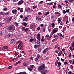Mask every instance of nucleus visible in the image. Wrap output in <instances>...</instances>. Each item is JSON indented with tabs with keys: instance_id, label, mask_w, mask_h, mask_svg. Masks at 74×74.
I'll return each instance as SVG.
<instances>
[{
	"instance_id": "f257e3e1",
	"label": "nucleus",
	"mask_w": 74,
	"mask_h": 74,
	"mask_svg": "<svg viewBox=\"0 0 74 74\" xmlns=\"http://www.w3.org/2000/svg\"><path fill=\"white\" fill-rule=\"evenodd\" d=\"M35 24L33 23L30 25V29H32L33 31H35L36 30V28H35Z\"/></svg>"
},
{
	"instance_id": "f03ea898",
	"label": "nucleus",
	"mask_w": 74,
	"mask_h": 74,
	"mask_svg": "<svg viewBox=\"0 0 74 74\" xmlns=\"http://www.w3.org/2000/svg\"><path fill=\"white\" fill-rule=\"evenodd\" d=\"M45 66L44 64L41 65V66H40L38 67L39 71H40V70H42L45 69Z\"/></svg>"
},
{
	"instance_id": "7ed1b4c3",
	"label": "nucleus",
	"mask_w": 74,
	"mask_h": 74,
	"mask_svg": "<svg viewBox=\"0 0 74 74\" xmlns=\"http://www.w3.org/2000/svg\"><path fill=\"white\" fill-rule=\"evenodd\" d=\"M8 30H12V31H14V30L15 29V27L14 26H10L8 27Z\"/></svg>"
},
{
	"instance_id": "20e7f679",
	"label": "nucleus",
	"mask_w": 74,
	"mask_h": 74,
	"mask_svg": "<svg viewBox=\"0 0 74 74\" xmlns=\"http://www.w3.org/2000/svg\"><path fill=\"white\" fill-rule=\"evenodd\" d=\"M40 37H41V35L40 34H37L36 35V38L37 40H38V42H40V41H41V40L40 39Z\"/></svg>"
},
{
	"instance_id": "39448f33",
	"label": "nucleus",
	"mask_w": 74,
	"mask_h": 74,
	"mask_svg": "<svg viewBox=\"0 0 74 74\" xmlns=\"http://www.w3.org/2000/svg\"><path fill=\"white\" fill-rule=\"evenodd\" d=\"M35 19L36 20H38V21H40V22H41L42 21L41 17L39 16H37Z\"/></svg>"
},
{
	"instance_id": "423d86ee",
	"label": "nucleus",
	"mask_w": 74,
	"mask_h": 74,
	"mask_svg": "<svg viewBox=\"0 0 74 74\" xmlns=\"http://www.w3.org/2000/svg\"><path fill=\"white\" fill-rule=\"evenodd\" d=\"M22 30L23 32H27L28 31V28H26L25 29V27H23L22 28Z\"/></svg>"
},
{
	"instance_id": "0eeeda50",
	"label": "nucleus",
	"mask_w": 74,
	"mask_h": 74,
	"mask_svg": "<svg viewBox=\"0 0 74 74\" xmlns=\"http://www.w3.org/2000/svg\"><path fill=\"white\" fill-rule=\"evenodd\" d=\"M23 3H24V1H23V0H21L18 3H17V4L18 5H20L21 4H23Z\"/></svg>"
},
{
	"instance_id": "6e6552de",
	"label": "nucleus",
	"mask_w": 74,
	"mask_h": 74,
	"mask_svg": "<svg viewBox=\"0 0 74 74\" xmlns=\"http://www.w3.org/2000/svg\"><path fill=\"white\" fill-rule=\"evenodd\" d=\"M40 55L38 54L37 55V57L35 58V61H37V60H38V59H39V58H40Z\"/></svg>"
},
{
	"instance_id": "1a4fd4ad",
	"label": "nucleus",
	"mask_w": 74,
	"mask_h": 74,
	"mask_svg": "<svg viewBox=\"0 0 74 74\" xmlns=\"http://www.w3.org/2000/svg\"><path fill=\"white\" fill-rule=\"evenodd\" d=\"M48 51V48H46L43 51V53H46V52H47Z\"/></svg>"
},
{
	"instance_id": "9d476101",
	"label": "nucleus",
	"mask_w": 74,
	"mask_h": 74,
	"mask_svg": "<svg viewBox=\"0 0 74 74\" xmlns=\"http://www.w3.org/2000/svg\"><path fill=\"white\" fill-rule=\"evenodd\" d=\"M58 28H55L53 30V32L54 33H56L57 32H58Z\"/></svg>"
},
{
	"instance_id": "9b49d317",
	"label": "nucleus",
	"mask_w": 74,
	"mask_h": 74,
	"mask_svg": "<svg viewBox=\"0 0 74 74\" xmlns=\"http://www.w3.org/2000/svg\"><path fill=\"white\" fill-rule=\"evenodd\" d=\"M17 11V10L16 9H15V10H12V12L14 14H15L16 13V12Z\"/></svg>"
},
{
	"instance_id": "f8f14e48",
	"label": "nucleus",
	"mask_w": 74,
	"mask_h": 74,
	"mask_svg": "<svg viewBox=\"0 0 74 74\" xmlns=\"http://www.w3.org/2000/svg\"><path fill=\"white\" fill-rule=\"evenodd\" d=\"M57 62L58 66H59V67H60V66H61V64H61V63H60V62L58 61V60H57Z\"/></svg>"
},
{
	"instance_id": "ddd939ff",
	"label": "nucleus",
	"mask_w": 74,
	"mask_h": 74,
	"mask_svg": "<svg viewBox=\"0 0 74 74\" xmlns=\"http://www.w3.org/2000/svg\"><path fill=\"white\" fill-rule=\"evenodd\" d=\"M31 10V9L30 8L28 7L26 8L25 10L26 11V12H28L29 11H30Z\"/></svg>"
},
{
	"instance_id": "4468645a",
	"label": "nucleus",
	"mask_w": 74,
	"mask_h": 74,
	"mask_svg": "<svg viewBox=\"0 0 74 74\" xmlns=\"http://www.w3.org/2000/svg\"><path fill=\"white\" fill-rule=\"evenodd\" d=\"M40 47V45H34V48H38Z\"/></svg>"
},
{
	"instance_id": "2eb2a0df",
	"label": "nucleus",
	"mask_w": 74,
	"mask_h": 74,
	"mask_svg": "<svg viewBox=\"0 0 74 74\" xmlns=\"http://www.w3.org/2000/svg\"><path fill=\"white\" fill-rule=\"evenodd\" d=\"M47 70H45L42 72V74H47Z\"/></svg>"
},
{
	"instance_id": "dca6fc26",
	"label": "nucleus",
	"mask_w": 74,
	"mask_h": 74,
	"mask_svg": "<svg viewBox=\"0 0 74 74\" xmlns=\"http://www.w3.org/2000/svg\"><path fill=\"white\" fill-rule=\"evenodd\" d=\"M23 24L24 26H25V27H26L27 26V23L24 22L23 23Z\"/></svg>"
},
{
	"instance_id": "f3484780",
	"label": "nucleus",
	"mask_w": 74,
	"mask_h": 74,
	"mask_svg": "<svg viewBox=\"0 0 74 74\" xmlns=\"http://www.w3.org/2000/svg\"><path fill=\"white\" fill-rule=\"evenodd\" d=\"M28 64L26 62H23V65L24 66H27Z\"/></svg>"
},
{
	"instance_id": "a211bd4d",
	"label": "nucleus",
	"mask_w": 74,
	"mask_h": 74,
	"mask_svg": "<svg viewBox=\"0 0 74 74\" xmlns=\"http://www.w3.org/2000/svg\"><path fill=\"white\" fill-rule=\"evenodd\" d=\"M54 3L52 2H50L49 3H47V5H53V4Z\"/></svg>"
},
{
	"instance_id": "6ab92c4d",
	"label": "nucleus",
	"mask_w": 74,
	"mask_h": 74,
	"mask_svg": "<svg viewBox=\"0 0 74 74\" xmlns=\"http://www.w3.org/2000/svg\"><path fill=\"white\" fill-rule=\"evenodd\" d=\"M21 63V61H18L17 62H16V63L14 64L15 66H16L18 64H19Z\"/></svg>"
},
{
	"instance_id": "aec40b11",
	"label": "nucleus",
	"mask_w": 74,
	"mask_h": 74,
	"mask_svg": "<svg viewBox=\"0 0 74 74\" xmlns=\"http://www.w3.org/2000/svg\"><path fill=\"white\" fill-rule=\"evenodd\" d=\"M2 48H3V49H8V46H4Z\"/></svg>"
},
{
	"instance_id": "412c9836",
	"label": "nucleus",
	"mask_w": 74,
	"mask_h": 74,
	"mask_svg": "<svg viewBox=\"0 0 74 74\" xmlns=\"http://www.w3.org/2000/svg\"><path fill=\"white\" fill-rule=\"evenodd\" d=\"M60 37H61V38H63L64 37V35H62V34H60Z\"/></svg>"
},
{
	"instance_id": "4be33fe9",
	"label": "nucleus",
	"mask_w": 74,
	"mask_h": 74,
	"mask_svg": "<svg viewBox=\"0 0 74 74\" xmlns=\"http://www.w3.org/2000/svg\"><path fill=\"white\" fill-rule=\"evenodd\" d=\"M61 18H58L57 20L58 23H60V22H61Z\"/></svg>"
},
{
	"instance_id": "5701e85b",
	"label": "nucleus",
	"mask_w": 74,
	"mask_h": 74,
	"mask_svg": "<svg viewBox=\"0 0 74 74\" xmlns=\"http://www.w3.org/2000/svg\"><path fill=\"white\" fill-rule=\"evenodd\" d=\"M0 15H5V13L3 12H0Z\"/></svg>"
},
{
	"instance_id": "b1692460",
	"label": "nucleus",
	"mask_w": 74,
	"mask_h": 74,
	"mask_svg": "<svg viewBox=\"0 0 74 74\" xmlns=\"http://www.w3.org/2000/svg\"><path fill=\"white\" fill-rule=\"evenodd\" d=\"M10 11H8V12H6L5 14V15H6V16H7L8 15H9V14H10Z\"/></svg>"
},
{
	"instance_id": "393cba45",
	"label": "nucleus",
	"mask_w": 74,
	"mask_h": 74,
	"mask_svg": "<svg viewBox=\"0 0 74 74\" xmlns=\"http://www.w3.org/2000/svg\"><path fill=\"white\" fill-rule=\"evenodd\" d=\"M62 53H63V51H60L58 54V56H61L62 54Z\"/></svg>"
},
{
	"instance_id": "a878e982",
	"label": "nucleus",
	"mask_w": 74,
	"mask_h": 74,
	"mask_svg": "<svg viewBox=\"0 0 74 74\" xmlns=\"http://www.w3.org/2000/svg\"><path fill=\"white\" fill-rule=\"evenodd\" d=\"M50 12L48 11L47 12H46L45 13V15H49V13Z\"/></svg>"
},
{
	"instance_id": "bb28decb",
	"label": "nucleus",
	"mask_w": 74,
	"mask_h": 74,
	"mask_svg": "<svg viewBox=\"0 0 74 74\" xmlns=\"http://www.w3.org/2000/svg\"><path fill=\"white\" fill-rule=\"evenodd\" d=\"M27 19H28V18H27V17L23 19V21H27Z\"/></svg>"
},
{
	"instance_id": "cd10ccee",
	"label": "nucleus",
	"mask_w": 74,
	"mask_h": 74,
	"mask_svg": "<svg viewBox=\"0 0 74 74\" xmlns=\"http://www.w3.org/2000/svg\"><path fill=\"white\" fill-rule=\"evenodd\" d=\"M52 27L53 28L55 27V24L53 23H52L51 24Z\"/></svg>"
},
{
	"instance_id": "c85d7f7f",
	"label": "nucleus",
	"mask_w": 74,
	"mask_h": 74,
	"mask_svg": "<svg viewBox=\"0 0 74 74\" xmlns=\"http://www.w3.org/2000/svg\"><path fill=\"white\" fill-rule=\"evenodd\" d=\"M42 49V48H39L38 49V52H41V51Z\"/></svg>"
},
{
	"instance_id": "c756f323",
	"label": "nucleus",
	"mask_w": 74,
	"mask_h": 74,
	"mask_svg": "<svg viewBox=\"0 0 74 74\" xmlns=\"http://www.w3.org/2000/svg\"><path fill=\"white\" fill-rule=\"evenodd\" d=\"M36 44H37V45H40V42H35Z\"/></svg>"
},
{
	"instance_id": "7c9ffc66",
	"label": "nucleus",
	"mask_w": 74,
	"mask_h": 74,
	"mask_svg": "<svg viewBox=\"0 0 74 74\" xmlns=\"http://www.w3.org/2000/svg\"><path fill=\"white\" fill-rule=\"evenodd\" d=\"M12 19V17L11 16V17H9L8 18V21H11Z\"/></svg>"
},
{
	"instance_id": "2f4dec72",
	"label": "nucleus",
	"mask_w": 74,
	"mask_h": 74,
	"mask_svg": "<svg viewBox=\"0 0 74 74\" xmlns=\"http://www.w3.org/2000/svg\"><path fill=\"white\" fill-rule=\"evenodd\" d=\"M55 18V16L54 15H52L51 16V18L52 19H53Z\"/></svg>"
},
{
	"instance_id": "473e14b6",
	"label": "nucleus",
	"mask_w": 74,
	"mask_h": 74,
	"mask_svg": "<svg viewBox=\"0 0 74 74\" xmlns=\"http://www.w3.org/2000/svg\"><path fill=\"white\" fill-rule=\"evenodd\" d=\"M58 5L59 8H62V6H61V5H60V4H58Z\"/></svg>"
},
{
	"instance_id": "72a5a7b5",
	"label": "nucleus",
	"mask_w": 74,
	"mask_h": 74,
	"mask_svg": "<svg viewBox=\"0 0 74 74\" xmlns=\"http://www.w3.org/2000/svg\"><path fill=\"white\" fill-rule=\"evenodd\" d=\"M3 10L4 11H7V8L6 7L4 8H3Z\"/></svg>"
},
{
	"instance_id": "f704fd0d",
	"label": "nucleus",
	"mask_w": 74,
	"mask_h": 74,
	"mask_svg": "<svg viewBox=\"0 0 74 74\" xmlns=\"http://www.w3.org/2000/svg\"><path fill=\"white\" fill-rule=\"evenodd\" d=\"M58 38H56L55 39H54L52 41V42H54V41H56V40H58Z\"/></svg>"
},
{
	"instance_id": "c9c22d12",
	"label": "nucleus",
	"mask_w": 74,
	"mask_h": 74,
	"mask_svg": "<svg viewBox=\"0 0 74 74\" xmlns=\"http://www.w3.org/2000/svg\"><path fill=\"white\" fill-rule=\"evenodd\" d=\"M16 74H26V73L25 72H21L19 73H17Z\"/></svg>"
},
{
	"instance_id": "e433bc0d",
	"label": "nucleus",
	"mask_w": 74,
	"mask_h": 74,
	"mask_svg": "<svg viewBox=\"0 0 74 74\" xmlns=\"http://www.w3.org/2000/svg\"><path fill=\"white\" fill-rule=\"evenodd\" d=\"M14 24L16 26H18V23L17 22L15 23Z\"/></svg>"
},
{
	"instance_id": "4c0bfd02",
	"label": "nucleus",
	"mask_w": 74,
	"mask_h": 74,
	"mask_svg": "<svg viewBox=\"0 0 74 74\" xmlns=\"http://www.w3.org/2000/svg\"><path fill=\"white\" fill-rule=\"evenodd\" d=\"M33 7V9L34 10H35V8H37V5H36V6H33L32 7Z\"/></svg>"
},
{
	"instance_id": "58836bf2",
	"label": "nucleus",
	"mask_w": 74,
	"mask_h": 74,
	"mask_svg": "<svg viewBox=\"0 0 74 74\" xmlns=\"http://www.w3.org/2000/svg\"><path fill=\"white\" fill-rule=\"evenodd\" d=\"M17 59V58H12L11 60V61H14V60H16Z\"/></svg>"
},
{
	"instance_id": "ea45409f",
	"label": "nucleus",
	"mask_w": 74,
	"mask_h": 74,
	"mask_svg": "<svg viewBox=\"0 0 74 74\" xmlns=\"http://www.w3.org/2000/svg\"><path fill=\"white\" fill-rule=\"evenodd\" d=\"M14 41V39H12L11 41L10 44H13Z\"/></svg>"
},
{
	"instance_id": "a19ab883",
	"label": "nucleus",
	"mask_w": 74,
	"mask_h": 74,
	"mask_svg": "<svg viewBox=\"0 0 74 74\" xmlns=\"http://www.w3.org/2000/svg\"><path fill=\"white\" fill-rule=\"evenodd\" d=\"M34 41V39H33L31 38L30 40V41L31 42H32V41Z\"/></svg>"
},
{
	"instance_id": "79ce46f5",
	"label": "nucleus",
	"mask_w": 74,
	"mask_h": 74,
	"mask_svg": "<svg viewBox=\"0 0 74 74\" xmlns=\"http://www.w3.org/2000/svg\"><path fill=\"white\" fill-rule=\"evenodd\" d=\"M58 46H59V45L57 44L55 45V48H58Z\"/></svg>"
},
{
	"instance_id": "37998d69",
	"label": "nucleus",
	"mask_w": 74,
	"mask_h": 74,
	"mask_svg": "<svg viewBox=\"0 0 74 74\" xmlns=\"http://www.w3.org/2000/svg\"><path fill=\"white\" fill-rule=\"evenodd\" d=\"M12 66H11L8 67V69H11V68H12Z\"/></svg>"
},
{
	"instance_id": "c03bdc74",
	"label": "nucleus",
	"mask_w": 74,
	"mask_h": 74,
	"mask_svg": "<svg viewBox=\"0 0 74 74\" xmlns=\"http://www.w3.org/2000/svg\"><path fill=\"white\" fill-rule=\"evenodd\" d=\"M70 68H71V69H73V65H70Z\"/></svg>"
},
{
	"instance_id": "a18cd8bd",
	"label": "nucleus",
	"mask_w": 74,
	"mask_h": 74,
	"mask_svg": "<svg viewBox=\"0 0 74 74\" xmlns=\"http://www.w3.org/2000/svg\"><path fill=\"white\" fill-rule=\"evenodd\" d=\"M60 13L57 12H56L55 13V14H57V15H60Z\"/></svg>"
},
{
	"instance_id": "49530a36",
	"label": "nucleus",
	"mask_w": 74,
	"mask_h": 74,
	"mask_svg": "<svg viewBox=\"0 0 74 74\" xmlns=\"http://www.w3.org/2000/svg\"><path fill=\"white\" fill-rule=\"evenodd\" d=\"M28 70H29L30 71H32V69H31V68L30 67L28 68Z\"/></svg>"
},
{
	"instance_id": "de8ad7c7",
	"label": "nucleus",
	"mask_w": 74,
	"mask_h": 74,
	"mask_svg": "<svg viewBox=\"0 0 74 74\" xmlns=\"http://www.w3.org/2000/svg\"><path fill=\"white\" fill-rule=\"evenodd\" d=\"M41 41L42 42H43V41H45V40H44V38H42L41 39Z\"/></svg>"
},
{
	"instance_id": "09e8293b",
	"label": "nucleus",
	"mask_w": 74,
	"mask_h": 74,
	"mask_svg": "<svg viewBox=\"0 0 74 74\" xmlns=\"http://www.w3.org/2000/svg\"><path fill=\"white\" fill-rule=\"evenodd\" d=\"M65 30H66V27H63V30H62V32H64V31H65Z\"/></svg>"
},
{
	"instance_id": "8fccbe9b",
	"label": "nucleus",
	"mask_w": 74,
	"mask_h": 74,
	"mask_svg": "<svg viewBox=\"0 0 74 74\" xmlns=\"http://www.w3.org/2000/svg\"><path fill=\"white\" fill-rule=\"evenodd\" d=\"M48 38H49V37H45V40H47V41H49V40H48Z\"/></svg>"
},
{
	"instance_id": "3c124183",
	"label": "nucleus",
	"mask_w": 74,
	"mask_h": 74,
	"mask_svg": "<svg viewBox=\"0 0 74 74\" xmlns=\"http://www.w3.org/2000/svg\"><path fill=\"white\" fill-rule=\"evenodd\" d=\"M21 45H22V43H20L19 44V45L18 46V48H19V47H21Z\"/></svg>"
},
{
	"instance_id": "603ef678",
	"label": "nucleus",
	"mask_w": 74,
	"mask_h": 74,
	"mask_svg": "<svg viewBox=\"0 0 74 74\" xmlns=\"http://www.w3.org/2000/svg\"><path fill=\"white\" fill-rule=\"evenodd\" d=\"M43 32H45V28H43Z\"/></svg>"
},
{
	"instance_id": "864d4df0",
	"label": "nucleus",
	"mask_w": 74,
	"mask_h": 74,
	"mask_svg": "<svg viewBox=\"0 0 74 74\" xmlns=\"http://www.w3.org/2000/svg\"><path fill=\"white\" fill-rule=\"evenodd\" d=\"M73 0H69V3H73Z\"/></svg>"
},
{
	"instance_id": "5fc2aeb1",
	"label": "nucleus",
	"mask_w": 74,
	"mask_h": 74,
	"mask_svg": "<svg viewBox=\"0 0 74 74\" xmlns=\"http://www.w3.org/2000/svg\"><path fill=\"white\" fill-rule=\"evenodd\" d=\"M53 37H54V38H56V37H58V35H54Z\"/></svg>"
},
{
	"instance_id": "6e6d98bb",
	"label": "nucleus",
	"mask_w": 74,
	"mask_h": 74,
	"mask_svg": "<svg viewBox=\"0 0 74 74\" xmlns=\"http://www.w3.org/2000/svg\"><path fill=\"white\" fill-rule=\"evenodd\" d=\"M69 11H70V10H69V9L66 10V12H67V13L69 12Z\"/></svg>"
},
{
	"instance_id": "4d7b16f0",
	"label": "nucleus",
	"mask_w": 74,
	"mask_h": 74,
	"mask_svg": "<svg viewBox=\"0 0 74 74\" xmlns=\"http://www.w3.org/2000/svg\"><path fill=\"white\" fill-rule=\"evenodd\" d=\"M30 67L31 69H33L34 67V65H32L30 66Z\"/></svg>"
},
{
	"instance_id": "13d9d810",
	"label": "nucleus",
	"mask_w": 74,
	"mask_h": 74,
	"mask_svg": "<svg viewBox=\"0 0 74 74\" xmlns=\"http://www.w3.org/2000/svg\"><path fill=\"white\" fill-rule=\"evenodd\" d=\"M11 36V35L10 34H8L7 35V36L8 37H10Z\"/></svg>"
},
{
	"instance_id": "bf43d9fd",
	"label": "nucleus",
	"mask_w": 74,
	"mask_h": 74,
	"mask_svg": "<svg viewBox=\"0 0 74 74\" xmlns=\"http://www.w3.org/2000/svg\"><path fill=\"white\" fill-rule=\"evenodd\" d=\"M40 4H43V3H44V2L43 1H41V2H40Z\"/></svg>"
},
{
	"instance_id": "052dcab7",
	"label": "nucleus",
	"mask_w": 74,
	"mask_h": 74,
	"mask_svg": "<svg viewBox=\"0 0 74 74\" xmlns=\"http://www.w3.org/2000/svg\"><path fill=\"white\" fill-rule=\"evenodd\" d=\"M72 22H74V17L72 18Z\"/></svg>"
},
{
	"instance_id": "680f3d73",
	"label": "nucleus",
	"mask_w": 74,
	"mask_h": 74,
	"mask_svg": "<svg viewBox=\"0 0 74 74\" xmlns=\"http://www.w3.org/2000/svg\"><path fill=\"white\" fill-rule=\"evenodd\" d=\"M28 52H30V54H32V50H29L28 51Z\"/></svg>"
},
{
	"instance_id": "e2e57ef3",
	"label": "nucleus",
	"mask_w": 74,
	"mask_h": 74,
	"mask_svg": "<svg viewBox=\"0 0 74 74\" xmlns=\"http://www.w3.org/2000/svg\"><path fill=\"white\" fill-rule=\"evenodd\" d=\"M72 12V11L70 10L69 11V14H71V13Z\"/></svg>"
},
{
	"instance_id": "0e129e2a",
	"label": "nucleus",
	"mask_w": 74,
	"mask_h": 74,
	"mask_svg": "<svg viewBox=\"0 0 74 74\" xmlns=\"http://www.w3.org/2000/svg\"><path fill=\"white\" fill-rule=\"evenodd\" d=\"M20 18H23V17L22 15H21L20 16Z\"/></svg>"
},
{
	"instance_id": "69168bd1",
	"label": "nucleus",
	"mask_w": 74,
	"mask_h": 74,
	"mask_svg": "<svg viewBox=\"0 0 74 74\" xmlns=\"http://www.w3.org/2000/svg\"><path fill=\"white\" fill-rule=\"evenodd\" d=\"M49 35L48 34H47L45 36V37H49Z\"/></svg>"
},
{
	"instance_id": "338daca9",
	"label": "nucleus",
	"mask_w": 74,
	"mask_h": 74,
	"mask_svg": "<svg viewBox=\"0 0 74 74\" xmlns=\"http://www.w3.org/2000/svg\"><path fill=\"white\" fill-rule=\"evenodd\" d=\"M71 73H72L71 71H69V72L68 74H71Z\"/></svg>"
},
{
	"instance_id": "774afa93",
	"label": "nucleus",
	"mask_w": 74,
	"mask_h": 74,
	"mask_svg": "<svg viewBox=\"0 0 74 74\" xmlns=\"http://www.w3.org/2000/svg\"><path fill=\"white\" fill-rule=\"evenodd\" d=\"M20 11V12H23V10L22 9H21Z\"/></svg>"
}]
</instances>
